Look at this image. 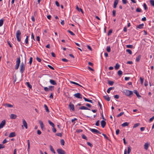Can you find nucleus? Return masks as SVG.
<instances>
[{"label":"nucleus","instance_id":"obj_31","mask_svg":"<svg viewBox=\"0 0 154 154\" xmlns=\"http://www.w3.org/2000/svg\"><path fill=\"white\" fill-rule=\"evenodd\" d=\"M119 67H120L118 63H117L116 64V66L115 67V69L117 70L118 69H119Z\"/></svg>","mask_w":154,"mask_h":154},{"label":"nucleus","instance_id":"obj_6","mask_svg":"<svg viewBox=\"0 0 154 154\" xmlns=\"http://www.w3.org/2000/svg\"><path fill=\"white\" fill-rule=\"evenodd\" d=\"M90 130L93 133H98L101 134V133L99 131L95 129L90 128Z\"/></svg>","mask_w":154,"mask_h":154},{"label":"nucleus","instance_id":"obj_50","mask_svg":"<svg viewBox=\"0 0 154 154\" xmlns=\"http://www.w3.org/2000/svg\"><path fill=\"white\" fill-rule=\"evenodd\" d=\"M139 125H140V124L139 123H136L134 125V126H133V128H136L137 127V126H138Z\"/></svg>","mask_w":154,"mask_h":154},{"label":"nucleus","instance_id":"obj_43","mask_svg":"<svg viewBox=\"0 0 154 154\" xmlns=\"http://www.w3.org/2000/svg\"><path fill=\"white\" fill-rule=\"evenodd\" d=\"M32 60H33L32 57H30V58L29 62V63L30 65H31L32 63Z\"/></svg>","mask_w":154,"mask_h":154},{"label":"nucleus","instance_id":"obj_17","mask_svg":"<svg viewBox=\"0 0 154 154\" xmlns=\"http://www.w3.org/2000/svg\"><path fill=\"white\" fill-rule=\"evenodd\" d=\"M83 99L85 101L91 103H93L92 100H91L88 99L85 97H83Z\"/></svg>","mask_w":154,"mask_h":154},{"label":"nucleus","instance_id":"obj_20","mask_svg":"<svg viewBox=\"0 0 154 154\" xmlns=\"http://www.w3.org/2000/svg\"><path fill=\"white\" fill-rule=\"evenodd\" d=\"M103 97L107 101H109L110 100V98L108 96H104Z\"/></svg>","mask_w":154,"mask_h":154},{"label":"nucleus","instance_id":"obj_2","mask_svg":"<svg viewBox=\"0 0 154 154\" xmlns=\"http://www.w3.org/2000/svg\"><path fill=\"white\" fill-rule=\"evenodd\" d=\"M25 65L24 63L22 62L20 64V72L21 73H23L24 71Z\"/></svg>","mask_w":154,"mask_h":154},{"label":"nucleus","instance_id":"obj_57","mask_svg":"<svg viewBox=\"0 0 154 154\" xmlns=\"http://www.w3.org/2000/svg\"><path fill=\"white\" fill-rule=\"evenodd\" d=\"M82 138L84 139H85V140H87V137L86 136L84 135V134H83L82 135Z\"/></svg>","mask_w":154,"mask_h":154},{"label":"nucleus","instance_id":"obj_8","mask_svg":"<svg viewBox=\"0 0 154 154\" xmlns=\"http://www.w3.org/2000/svg\"><path fill=\"white\" fill-rule=\"evenodd\" d=\"M150 145L149 143L148 142H146L145 143L144 145V148L146 150H147Z\"/></svg>","mask_w":154,"mask_h":154},{"label":"nucleus","instance_id":"obj_42","mask_svg":"<svg viewBox=\"0 0 154 154\" xmlns=\"http://www.w3.org/2000/svg\"><path fill=\"white\" fill-rule=\"evenodd\" d=\"M67 31L69 32L70 34L72 35H75V34L74 33L72 32L70 30H68Z\"/></svg>","mask_w":154,"mask_h":154},{"label":"nucleus","instance_id":"obj_26","mask_svg":"<svg viewBox=\"0 0 154 154\" xmlns=\"http://www.w3.org/2000/svg\"><path fill=\"white\" fill-rule=\"evenodd\" d=\"M129 124V123L127 122H125L123 123L122 125V127H125L126 126H127Z\"/></svg>","mask_w":154,"mask_h":154},{"label":"nucleus","instance_id":"obj_63","mask_svg":"<svg viewBox=\"0 0 154 154\" xmlns=\"http://www.w3.org/2000/svg\"><path fill=\"white\" fill-rule=\"evenodd\" d=\"M36 60L39 62H41V59L38 57H37Z\"/></svg>","mask_w":154,"mask_h":154},{"label":"nucleus","instance_id":"obj_53","mask_svg":"<svg viewBox=\"0 0 154 154\" xmlns=\"http://www.w3.org/2000/svg\"><path fill=\"white\" fill-rule=\"evenodd\" d=\"M116 11L115 10H113L112 11V15L113 17H115L116 16Z\"/></svg>","mask_w":154,"mask_h":154},{"label":"nucleus","instance_id":"obj_39","mask_svg":"<svg viewBox=\"0 0 154 154\" xmlns=\"http://www.w3.org/2000/svg\"><path fill=\"white\" fill-rule=\"evenodd\" d=\"M126 51L129 53L130 54H132V52L129 49H127L126 50Z\"/></svg>","mask_w":154,"mask_h":154},{"label":"nucleus","instance_id":"obj_36","mask_svg":"<svg viewBox=\"0 0 154 154\" xmlns=\"http://www.w3.org/2000/svg\"><path fill=\"white\" fill-rule=\"evenodd\" d=\"M44 107H45V108L46 111L47 112H49V109H48L47 106L46 104H45Z\"/></svg>","mask_w":154,"mask_h":154},{"label":"nucleus","instance_id":"obj_46","mask_svg":"<svg viewBox=\"0 0 154 154\" xmlns=\"http://www.w3.org/2000/svg\"><path fill=\"white\" fill-rule=\"evenodd\" d=\"M65 142L63 139H61L60 140V143L62 145H64Z\"/></svg>","mask_w":154,"mask_h":154},{"label":"nucleus","instance_id":"obj_55","mask_svg":"<svg viewBox=\"0 0 154 154\" xmlns=\"http://www.w3.org/2000/svg\"><path fill=\"white\" fill-rule=\"evenodd\" d=\"M44 90H45V91H46V92L48 91H49V89H48V88L47 87H45L44 88Z\"/></svg>","mask_w":154,"mask_h":154},{"label":"nucleus","instance_id":"obj_56","mask_svg":"<svg viewBox=\"0 0 154 154\" xmlns=\"http://www.w3.org/2000/svg\"><path fill=\"white\" fill-rule=\"evenodd\" d=\"M100 125L99 124V121L98 120L95 123V125L97 126H99Z\"/></svg>","mask_w":154,"mask_h":154},{"label":"nucleus","instance_id":"obj_22","mask_svg":"<svg viewBox=\"0 0 154 154\" xmlns=\"http://www.w3.org/2000/svg\"><path fill=\"white\" fill-rule=\"evenodd\" d=\"M79 109H80L83 110H90L88 108L85 106H82L80 107Z\"/></svg>","mask_w":154,"mask_h":154},{"label":"nucleus","instance_id":"obj_7","mask_svg":"<svg viewBox=\"0 0 154 154\" xmlns=\"http://www.w3.org/2000/svg\"><path fill=\"white\" fill-rule=\"evenodd\" d=\"M6 121L5 120H3L2 121L0 124V129L2 128L5 125Z\"/></svg>","mask_w":154,"mask_h":154},{"label":"nucleus","instance_id":"obj_4","mask_svg":"<svg viewBox=\"0 0 154 154\" xmlns=\"http://www.w3.org/2000/svg\"><path fill=\"white\" fill-rule=\"evenodd\" d=\"M57 152L59 154H66L65 151L61 149H57Z\"/></svg>","mask_w":154,"mask_h":154},{"label":"nucleus","instance_id":"obj_44","mask_svg":"<svg viewBox=\"0 0 154 154\" xmlns=\"http://www.w3.org/2000/svg\"><path fill=\"white\" fill-rule=\"evenodd\" d=\"M56 135L58 136H59L60 137H61L62 136V133H57L56 134Z\"/></svg>","mask_w":154,"mask_h":154},{"label":"nucleus","instance_id":"obj_9","mask_svg":"<svg viewBox=\"0 0 154 154\" xmlns=\"http://www.w3.org/2000/svg\"><path fill=\"white\" fill-rule=\"evenodd\" d=\"M69 107L70 109H71L73 111L74 110V105L71 102L69 103Z\"/></svg>","mask_w":154,"mask_h":154},{"label":"nucleus","instance_id":"obj_11","mask_svg":"<svg viewBox=\"0 0 154 154\" xmlns=\"http://www.w3.org/2000/svg\"><path fill=\"white\" fill-rule=\"evenodd\" d=\"M100 123L101 126L103 128H104L105 127L106 124V122L104 120L101 121Z\"/></svg>","mask_w":154,"mask_h":154},{"label":"nucleus","instance_id":"obj_35","mask_svg":"<svg viewBox=\"0 0 154 154\" xmlns=\"http://www.w3.org/2000/svg\"><path fill=\"white\" fill-rule=\"evenodd\" d=\"M118 73L120 77H121L122 74V71L120 70H119L118 71Z\"/></svg>","mask_w":154,"mask_h":154},{"label":"nucleus","instance_id":"obj_30","mask_svg":"<svg viewBox=\"0 0 154 154\" xmlns=\"http://www.w3.org/2000/svg\"><path fill=\"white\" fill-rule=\"evenodd\" d=\"M114 87H110L107 90V92L108 93H109L110 92V91L113 89H114Z\"/></svg>","mask_w":154,"mask_h":154},{"label":"nucleus","instance_id":"obj_62","mask_svg":"<svg viewBox=\"0 0 154 154\" xmlns=\"http://www.w3.org/2000/svg\"><path fill=\"white\" fill-rule=\"evenodd\" d=\"M87 144L91 147H92L93 146L92 144L89 142H87Z\"/></svg>","mask_w":154,"mask_h":154},{"label":"nucleus","instance_id":"obj_60","mask_svg":"<svg viewBox=\"0 0 154 154\" xmlns=\"http://www.w3.org/2000/svg\"><path fill=\"white\" fill-rule=\"evenodd\" d=\"M122 2L123 4H125L127 2V0H122Z\"/></svg>","mask_w":154,"mask_h":154},{"label":"nucleus","instance_id":"obj_41","mask_svg":"<svg viewBox=\"0 0 154 154\" xmlns=\"http://www.w3.org/2000/svg\"><path fill=\"white\" fill-rule=\"evenodd\" d=\"M126 47L128 48H132L133 46L132 45H127L126 46Z\"/></svg>","mask_w":154,"mask_h":154},{"label":"nucleus","instance_id":"obj_45","mask_svg":"<svg viewBox=\"0 0 154 154\" xmlns=\"http://www.w3.org/2000/svg\"><path fill=\"white\" fill-rule=\"evenodd\" d=\"M150 2L151 5L154 6V0H151L150 1Z\"/></svg>","mask_w":154,"mask_h":154},{"label":"nucleus","instance_id":"obj_12","mask_svg":"<svg viewBox=\"0 0 154 154\" xmlns=\"http://www.w3.org/2000/svg\"><path fill=\"white\" fill-rule=\"evenodd\" d=\"M23 125L25 127V128L26 129H27V128H28L27 123H26V121L25 119H23Z\"/></svg>","mask_w":154,"mask_h":154},{"label":"nucleus","instance_id":"obj_32","mask_svg":"<svg viewBox=\"0 0 154 154\" xmlns=\"http://www.w3.org/2000/svg\"><path fill=\"white\" fill-rule=\"evenodd\" d=\"M131 151V147L130 146H129L128 147L127 153L129 154Z\"/></svg>","mask_w":154,"mask_h":154},{"label":"nucleus","instance_id":"obj_58","mask_svg":"<svg viewBox=\"0 0 154 154\" xmlns=\"http://www.w3.org/2000/svg\"><path fill=\"white\" fill-rule=\"evenodd\" d=\"M19 66H20L19 65L16 64V65H15V69H16V70L19 67Z\"/></svg>","mask_w":154,"mask_h":154},{"label":"nucleus","instance_id":"obj_38","mask_svg":"<svg viewBox=\"0 0 154 154\" xmlns=\"http://www.w3.org/2000/svg\"><path fill=\"white\" fill-rule=\"evenodd\" d=\"M108 84L110 85H112L114 84V82L112 81H108Z\"/></svg>","mask_w":154,"mask_h":154},{"label":"nucleus","instance_id":"obj_54","mask_svg":"<svg viewBox=\"0 0 154 154\" xmlns=\"http://www.w3.org/2000/svg\"><path fill=\"white\" fill-rule=\"evenodd\" d=\"M141 11V9L139 8H137L136 9V11L137 12H140Z\"/></svg>","mask_w":154,"mask_h":154},{"label":"nucleus","instance_id":"obj_51","mask_svg":"<svg viewBox=\"0 0 154 154\" xmlns=\"http://www.w3.org/2000/svg\"><path fill=\"white\" fill-rule=\"evenodd\" d=\"M140 80L141 81V83L142 85H143V79L142 78V77H140Z\"/></svg>","mask_w":154,"mask_h":154},{"label":"nucleus","instance_id":"obj_59","mask_svg":"<svg viewBox=\"0 0 154 154\" xmlns=\"http://www.w3.org/2000/svg\"><path fill=\"white\" fill-rule=\"evenodd\" d=\"M102 135L104 136V138L107 139H108V137L106 136V135L104 134H102Z\"/></svg>","mask_w":154,"mask_h":154},{"label":"nucleus","instance_id":"obj_15","mask_svg":"<svg viewBox=\"0 0 154 154\" xmlns=\"http://www.w3.org/2000/svg\"><path fill=\"white\" fill-rule=\"evenodd\" d=\"M118 3V0H115L113 5V8H116L117 5Z\"/></svg>","mask_w":154,"mask_h":154},{"label":"nucleus","instance_id":"obj_21","mask_svg":"<svg viewBox=\"0 0 154 154\" xmlns=\"http://www.w3.org/2000/svg\"><path fill=\"white\" fill-rule=\"evenodd\" d=\"M20 57H18L17 58V60L16 61V64L19 65L20 63Z\"/></svg>","mask_w":154,"mask_h":154},{"label":"nucleus","instance_id":"obj_10","mask_svg":"<svg viewBox=\"0 0 154 154\" xmlns=\"http://www.w3.org/2000/svg\"><path fill=\"white\" fill-rule=\"evenodd\" d=\"M39 123L40 125L41 128L42 130L44 128V125L42 122L41 120H39Z\"/></svg>","mask_w":154,"mask_h":154},{"label":"nucleus","instance_id":"obj_40","mask_svg":"<svg viewBox=\"0 0 154 154\" xmlns=\"http://www.w3.org/2000/svg\"><path fill=\"white\" fill-rule=\"evenodd\" d=\"M3 20L1 19L0 20V27L3 24Z\"/></svg>","mask_w":154,"mask_h":154},{"label":"nucleus","instance_id":"obj_47","mask_svg":"<svg viewBox=\"0 0 154 154\" xmlns=\"http://www.w3.org/2000/svg\"><path fill=\"white\" fill-rule=\"evenodd\" d=\"M107 51L108 52H109L111 51L110 47L109 46L107 47Z\"/></svg>","mask_w":154,"mask_h":154},{"label":"nucleus","instance_id":"obj_19","mask_svg":"<svg viewBox=\"0 0 154 154\" xmlns=\"http://www.w3.org/2000/svg\"><path fill=\"white\" fill-rule=\"evenodd\" d=\"M134 93L138 97H140L141 96L139 94V93L136 90H134Z\"/></svg>","mask_w":154,"mask_h":154},{"label":"nucleus","instance_id":"obj_3","mask_svg":"<svg viewBox=\"0 0 154 154\" xmlns=\"http://www.w3.org/2000/svg\"><path fill=\"white\" fill-rule=\"evenodd\" d=\"M124 92L125 95L128 96H129L131 95H133V92L128 90H125Z\"/></svg>","mask_w":154,"mask_h":154},{"label":"nucleus","instance_id":"obj_5","mask_svg":"<svg viewBox=\"0 0 154 154\" xmlns=\"http://www.w3.org/2000/svg\"><path fill=\"white\" fill-rule=\"evenodd\" d=\"M74 96L75 97L79 99H82V95L80 93H77L75 94L74 95Z\"/></svg>","mask_w":154,"mask_h":154},{"label":"nucleus","instance_id":"obj_1","mask_svg":"<svg viewBox=\"0 0 154 154\" xmlns=\"http://www.w3.org/2000/svg\"><path fill=\"white\" fill-rule=\"evenodd\" d=\"M16 36L17 41L18 42H20L21 40V32L19 30H18L16 33Z\"/></svg>","mask_w":154,"mask_h":154},{"label":"nucleus","instance_id":"obj_23","mask_svg":"<svg viewBox=\"0 0 154 154\" xmlns=\"http://www.w3.org/2000/svg\"><path fill=\"white\" fill-rule=\"evenodd\" d=\"M29 36H26V38L25 39V42L26 43V44L27 45L28 43H29V42H28V38H29Z\"/></svg>","mask_w":154,"mask_h":154},{"label":"nucleus","instance_id":"obj_13","mask_svg":"<svg viewBox=\"0 0 154 154\" xmlns=\"http://www.w3.org/2000/svg\"><path fill=\"white\" fill-rule=\"evenodd\" d=\"M10 117L11 119H14L17 117V116L15 114H12L10 115Z\"/></svg>","mask_w":154,"mask_h":154},{"label":"nucleus","instance_id":"obj_18","mask_svg":"<svg viewBox=\"0 0 154 154\" xmlns=\"http://www.w3.org/2000/svg\"><path fill=\"white\" fill-rule=\"evenodd\" d=\"M143 26H144V24L143 23L140 24H139V25H138V26H137L136 28H137H137L140 29H142V28H143Z\"/></svg>","mask_w":154,"mask_h":154},{"label":"nucleus","instance_id":"obj_61","mask_svg":"<svg viewBox=\"0 0 154 154\" xmlns=\"http://www.w3.org/2000/svg\"><path fill=\"white\" fill-rule=\"evenodd\" d=\"M76 131L78 133H80L82 131V130L81 129H77L76 130Z\"/></svg>","mask_w":154,"mask_h":154},{"label":"nucleus","instance_id":"obj_52","mask_svg":"<svg viewBox=\"0 0 154 154\" xmlns=\"http://www.w3.org/2000/svg\"><path fill=\"white\" fill-rule=\"evenodd\" d=\"M112 32V30L111 29H110L109 30L108 33V35L109 36L111 35Z\"/></svg>","mask_w":154,"mask_h":154},{"label":"nucleus","instance_id":"obj_64","mask_svg":"<svg viewBox=\"0 0 154 154\" xmlns=\"http://www.w3.org/2000/svg\"><path fill=\"white\" fill-rule=\"evenodd\" d=\"M144 85L146 87L148 85V82L146 80H145V81Z\"/></svg>","mask_w":154,"mask_h":154},{"label":"nucleus","instance_id":"obj_34","mask_svg":"<svg viewBox=\"0 0 154 154\" xmlns=\"http://www.w3.org/2000/svg\"><path fill=\"white\" fill-rule=\"evenodd\" d=\"M5 106L8 107H13V106L10 104L6 103L5 104Z\"/></svg>","mask_w":154,"mask_h":154},{"label":"nucleus","instance_id":"obj_29","mask_svg":"<svg viewBox=\"0 0 154 154\" xmlns=\"http://www.w3.org/2000/svg\"><path fill=\"white\" fill-rule=\"evenodd\" d=\"M48 122L49 123L50 125L53 128L54 127V124L51 121L49 120L48 121Z\"/></svg>","mask_w":154,"mask_h":154},{"label":"nucleus","instance_id":"obj_49","mask_svg":"<svg viewBox=\"0 0 154 154\" xmlns=\"http://www.w3.org/2000/svg\"><path fill=\"white\" fill-rule=\"evenodd\" d=\"M124 114V112H121L118 115H117V117H119L120 116Z\"/></svg>","mask_w":154,"mask_h":154},{"label":"nucleus","instance_id":"obj_25","mask_svg":"<svg viewBox=\"0 0 154 154\" xmlns=\"http://www.w3.org/2000/svg\"><path fill=\"white\" fill-rule=\"evenodd\" d=\"M49 147H50V149L51 151L52 152H53L55 154V152L54 149L53 148L52 146L51 145H50Z\"/></svg>","mask_w":154,"mask_h":154},{"label":"nucleus","instance_id":"obj_37","mask_svg":"<svg viewBox=\"0 0 154 154\" xmlns=\"http://www.w3.org/2000/svg\"><path fill=\"white\" fill-rule=\"evenodd\" d=\"M26 84L27 85L28 87H29L30 88H32V85L29 84V82H26Z\"/></svg>","mask_w":154,"mask_h":154},{"label":"nucleus","instance_id":"obj_48","mask_svg":"<svg viewBox=\"0 0 154 154\" xmlns=\"http://www.w3.org/2000/svg\"><path fill=\"white\" fill-rule=\"evenodd\" d=\"M143 6L145 10H146L147 9V7L146 4L145 3H144L143 4Z\"/></svg>","mask_w":154,"mask_h":154},{"label":"nucleus","instance_id":"obj_28","mask_svg":"<svg viewBox=\"0 0 154 154\" xmlns=\"http://www.w3.org/2000/svg\"><path fill=\"white\" fill-rule=\"evenodd\" d=\"M70 82L71 83H72V84H75V85H79V86H80L81 87H82L81 85H79L78 83H76V82H73V81H70Z\"/></svg>","mask_w":154,"mask_h":154},{"label":"nucleus","instance_id":"obj_14","mask_svg":"<svg viewBox=\"0 0 154 154\" xmlns=\"http://www.w3.org/2000/svg\"><path fill=\"white\" fill-rule=\"evenodd\" d=\"M16 136L15 133V132H11L10 133L9 136V137H14Z\"/></svg>","mask_w":154,"mask_h":154},{"label":"nucleus","instance_id":"obj_16","mask_svg":"<svg viewBox=\"0 0 154 154\" xmlns=\"http://www.w3.org/2000/svg\"><path fill=\"white\" fill-rule=\"evenodd\" d=\"M50 82L51 84L53 85H57V83H56L55 81L52 79H50Z\"/></svg>","mask_w":154,"mask_h":154},{"label":"nucleus","instance_id":"obj_33","mask_svg":"<svg viewBox=\"0 0 154 154\" xmlns=\"http://www.w3.org/2000/svg\"><path fill=\"white\" fill-rule=\"evenodd\" d=\"M54 86H49L48 89H49V90H50L51 91H53L54 90Z\"/></svg>","mask_w":154,"mask_h":154},{"label":"nucleus","instance_id":"obj_24","mask_svg":"<svg viewBox=\"0 0 154 154\" xmlns=\"http://www.w3.org/2000/svg\"><path fill=\"white\" fill-rule=\"evenodd\" d=\"M76 9L79 12L80 11H81L82 13H83V11L82 10L81 8H79L78 6H77V5L76 6Z\"/></svg>","mask_w":154,"mask_h":154},{"label":"nucleus","instance_id":"obj_27","mask_svg":"<svg viewBox=\"0 0 154 154\" xmlns=\"http://www.w3.org/2000/svg\"><path fill=\"white\" fill-rule=\"evenodd\" d=\"M141 57V56L140 55H139L138 56L136 57V61L137 62H139L140 60V59Z\"/></svg>","mask_w":154,"mask_h":154}]
</instances>
